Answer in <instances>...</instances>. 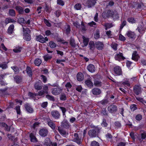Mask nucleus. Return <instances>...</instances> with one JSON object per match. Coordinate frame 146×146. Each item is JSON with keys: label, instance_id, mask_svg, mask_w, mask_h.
Returning a JSON list of instances; mask_svg holds the SVG:
<instances>
[{"label": "nucleus", "instance_id": "1", "mask_svg": "<svg viewBox=\"0 0 146 146\" xmlns=\"http://www.w3.org/2000/svg\"><path fill=\"white\" fill-rule=\"evenodd\" d=\"M100 129L98 127L95 129L90 130L88 132L89 135L91 137H95L98 136V133L100 131Z\"/></svg>", "mask_w": 146, "mask_h": 146}, {"label": "nucleus", "instance_id": "2", "mask_svg": "<svg viewBox=\"0 0 146 146\" xmlns=\"http://www.w3.org/2000/svg\"><path fill=\"white\" fill-rule=\"evenodd\" d=\"M23 29L24 39L27 41H29L31 39V36L29 34L30 33L29 29L26 27H23Z\"/></svg>", "mask_w": 146, "mask_h": 146}, {"label": "nucleus", "instance_id": "3", "mask_svg": "<svg viewBox=\"0 0 146 146\" xmlns=\"http://www.w3.org/2000/svg\"><path fill=\"white\" fill-rule=\"evenodd\" d=\"M96 3V0H87L83 2V4L87 6L88 8L94 6Z\"/></svg>", "mask_w": 146, "mask_h": 146}, {"label": "nucleus", "instance_id": "4", "mask_svg": "<svg viewBox=\"0 0 146 146\" xmlns=\"http://www.w3.org/2000/svg\"><path fill=\"white\" fill-rule=\"evenodd\" d=\"M108 110L110 113H114L117 111V108L116 106L111 104L108 107Z\"/></svg>", "mask_w": 146, "mask_h": 146}, {"label": "nucleus", "instance_id": "5", "mask_svg": "<svg viewBox=\"0 0 146 146\" xmlns=\"http://www.w3.org/2000/svg\"><path fill=\"white\" fill-rule=\"evenodd\" d=\"M82 138L79 137L77 133H75L74 134L73 141L76 142L78 144H80L82 143Z\"/></svg>", "mask_w": 146, "mask_h": 146}, {"label": "nucleus", "instance_id": "6", "mask_svg": "<svg viewBox=\"0 0 146 146\" xmlns=\"http://www.w3.org/2000/svg\"><path fill=\"white\" fill-rule=\"evenodd\" d=\"M36 39L37 41L42 43H44L46 41L48 40V38L47 37H46L44 38L41 35L36 36Z\"/></svg>", "mask_w": 146, "mask_h": 146}, {"label": "nucleus", "instance_id": "7", "mask_svg": "<svg viewBox=\"0 0 146 146\" xmlns=\"http://www.w3.org/2000/svg\"><path fill=\"white\" fill-rule=\"evenodd\" d=\"M115 58L116 60L120 61L125 59V58L123 56L122 53L119 52L115 55Z\"/></svg>", "mask_w": 146, "mask_h": 146}, {"label": "nucleus", "instance_id": "8", "mask_svg": "<svg viewBox=\"0 0 146 146\" xmlns=\"http://www.w3.org/2000/svg\"><path fill=\"white\" fill-rule=\"evenodd\" d=\"M62 90L60 88L57 87L52 90V93L54 95H57L60 94Z\"/></svg>", "mask_w": 146, "mask_h": 146}, {"label": "nucleus", "instance_id": "9", "mask_svg": "<svg viewBox=\"0 0 146 146\" xmlns=\"http://www.w3.org/2000/svg\"><path fill=\"white\" fill-rule=\"evenodd\" d=\"M58 130L60 133L64 137H66V136L68 134V131H65L60 127H58Z\"/></svg>", "mask_w": 146, "mask_h": 146}, {"label": "nucleus", "instance_id": "10", "mask_svg": "<svg viewBox=\"0 0 146 146\" xmlns=\"http://www.w3.org/2000/svg\"><path fill=\"white\" fill-rule=\"evenodd\" d=\"M133 91L137 95H139L141 92V89L139 86L135 85L133 88Z\"/></svg>", "mask_w": 146, "mask_h": 146}, {"label": "nucleus", "instance_id": "11", "mask_svg": "<svg viewBox=\"0 0 146 146\" xmlns=\"http://www.w3.org/2000/svg\"><path fill=\"white\" fill-rule=\"evenodd\" d=\"M51 113L52 117L55 119H58L60 116V113L56 110L52 111Z\"/></svg>", "mask_w": 146, "mask_h": 146}, {"label": "nucleus", "instance_id": "12", "mask_svg": "<svg viewBox=\"0 0 146 146\" xmlns=\"http://www.w3.org/2000/svg\"><path fill=\"white\" fill-rule=\"evenodd\" d=\"M115 73L117 75H120L122 74V71L121 68L119 66L115 67L114 68Z\"/></svg>", "mask_w": 146, "mask_h": 146}, {"label": "nucleus", "instance_id": "13", "mask_svg": "<svg viewBox=\"0 0 146 146\" xmlns=\"http://www.w3.org/2000/svg\"><path fill=\"white\" fill-rule=\"evenodd\" d=\"M95 45L97 48L98 50H101L103 48L104 44L101 42H96L95 43Z\"/></svg>", "mask_w": 146, "mask_h": 146}, {"label": "nucleus", "instance_id": "14", "mask_svg": "<svg viewBox=\"0 0 146 146\" xmlns=\"http://www.w3.org/2000/svg\"><path fill=\"white\" fill-rule=\"evenodd\" d=\"M48 130L46 129H42L39 131V134L42 137H45L48 133Z\"/></svg>", "mask_w": 146, "mask_h": 146}, {"label": "nucleus", "instance_id": "15", "mask_svg": "<svg viewBox=\"0 0 146 146\" xmlns=\"http://www.w3.org/2000/svg\"><path fill=\"white\" fill-rule=\"evenodd\" d=\"M139 58V56L137 52L136 51L134 52L132 54V59L136 61L138 60Z\"/></svg>", "mask_w": 146, "mask_h": 146}, {"label": "nucleus", "instance_id": "16", "mask_svg": "<svg viewBox=\"0 0 146 146\" xmlns=\"http://www.w3.org/2000/svg\"><path fill=\"white\" fill-rule=\"evenodd\" d=\"M126 35L129 38H134L136 37L135 33L131 31H127L126 33Z\"/></svg>", "mask_w": 146, "mask_h": 146}, {"label": "nucleus", "instance_id": "17", "mask_svg": "<svg viewBox=\"0 0 146 146\" xmlns=\"http://www.w3.org/2000/svg\"><path fill=\"white\" fill-rule=\"evenodd\" d=\"M52 142L50 139L48 138H46L44 142V146H51Z\"/></svg>", "mask_w": 146, "mask_h": 146}, {"label": "nucleus", "instance_id": "18", "mask_svg": "<svg viewBox=\"0 0 146 146\" xmlns=\"http://www.w3.org/2000/svg\"><path fill=\"white\" fill-rule=\"evenodd\" d=\"M87 69L89 72H94L95 70L94 66L91 64H90L88 66Z\"/></svg>", "mask_w": 146, "mask_h": 146}, {"label": "nucleus", "instance_id": "19", "mask_svg": "<svg viewBox=\"0 0 146 146\" xmlns=\"http://www.w3.org/2000/svg\"><path fill=\"white\" fill-rule=\"evenodd\" d=\"M77 79L79 81H82L84 79L83 74L81 72L78 73L77 75Z\"/></svg>", "mask_w": 146, "mask_h": 146}, {"label": "nucleus", "instance_id": "20", "mask_svg": "<svg viewBox=\"0 0 146 146\" xmlns=\"http://www.w3.org/2000/svg\"><path fill=\"white\" fill-rule=\"evenodd\" d=\"M92 93L95 95H98L101 93V90L98 88H94L92 90Z\"/></svg>", "mask_w": 146, "mask_h": 146}, {"label": "nucleus", "instance_id": "21", "mask_svg": "<svg viewBox=\"0 0 146 146\" xmlns=\"http://www.w3.org/2000/svg\"><path fill=\"white\" fill-rule=\"evenodd\" d=\"M25 106L26 110L28 112L30 113H31L33 112V109L28 104L25 105Z\"/></svg>", "mask_w": 146, "mask_h": 146}, {"label": "nucleus", "instance_id": "22", "mask_svg": "<svg viewBox=\"0 0 146 146\" xmlns=\"http://www.w3.org/2000/svg\"><path fill=\"white\" fill-rule=\"evenodd\" d=\"M140 33H143L145 31V28L143 25H141L139 26L137 29Z\"/></svg>", "mask_w": 146, "mask_h": 146}, {"label": "nucleus", "instance_id": "23", "mask_svg": "<svg viewBox=\"0 0 146 146\" xmlns=\"http://www.w3.org/2000/svg\"><path fill=\"white\" fill-rule=\"evenodd\" d=\"M0 126L3 127L4 129L7 131H9L10 130L9 126L7 125L5 123H0Z\"/></svg>", "mask_w": 146, "mask_h": 146}, {"label": "nucleus", "instance_id": "24", "mask_svg": "<svg viewBox=\"0 0 146 146\" xmlns=\"http://www.w3.org/2000/svg\"><path fill=\"white\" fill-rule=\"evenodd\" d=\"M15 9L19 14H23L24 13V9L22 7L20 6H16Z\"/></svg>", "mask_w": 146, "mask_h": 146}, {"label": "nucleus", "instance_id": "25", "mask_svg": "<svg viewBox=\"0 0 146 146\" xmlns=\"http://www.w3.org/2000/svg\"><path fill=\"white\" fill-rule=\"evenodd\" d=\"M30 137L32 142L36 143L37 142L36 138L35 137L34 134L31 133L30 135Z\"/></svg>", "mask_w": 146, "mask_h": 146}, {"label": "nucleus", "instance_id": "26", "mask_svg": "<svg viewBox=\"0 0 146 146\" xmlns=\"http://www.w3.org/2000/svg\"><path fill=\"white\" fill-rule=\"evenodd\" d=\"M48 124V125L52 129H54L55 128V125L54 122L52 121L49 120L47 121Z\"/></svg>", "mask_w": 146, "mask_h": 146}, {"label": "nucleus", "instance_id": "27", "mask_svg": "<svg viewBox=\"0 0 146 146\" xmlns=\"http://www.w3.org/2000/svg\"><path fill=\"white\" fill-rule=\"evenodd\" d=\"M141 138L139 137H138V139L139 140L141 141H142V139H143L146 138V131H143L141 133Z\"/></svg>", "mask_w": 146, "mask_h": 146}, {"label": "nucleus", "instance_id": "28", "mask_svg": "<svg viewBox=\"0 0 146 146\" xmlns=\"http://www.w3.org/2000/svg\"><path fill=\"white\" fill-rule=\"evenodd\" d=\"M86 85L88 87L91 88L93 87V82L90 80H86L85 82Z\"/></svg>", "mask_w": 146, "mask_h": 146}, {"label": "nucleus", "instance_id": "29", "mask_svg": "<svg viewBox=\"0 0 146 146\" xmlns=\"http://www.w3.org/2000/svg\"><path fill=\"white\" fill-rule=\"evenodd\" d=\"M42 62V60L40 59L37 58L34 61V63L36 65L39 66L41 63Z\"/></svg>", "mask_w": 146, "mask_h": 146}, {"label": "nucleus", "instance_id": "30", "mask_svg": "<svg viewBox=\"0 0 146 146\" xmlns=\"http://www.w3.org/2000/svg\"><path fill=\"white\" fill-rule=\"evenodd\" d=\"M40 82H38L35 84V88L36 90H39L42 88V87L40 85Z\"/></svg>", "mask_w": 146, "mask_h": 146}, {"label": "nucleus", "instance_id": "31", "mask_svg": "<svg viewBox=\"0 0 146 146\" xmlns=\"http://www.w3.org/2000/svg\"><path fill=\"white\" fill-rule=\"evenodd\" d=\"M102 84L101 82L98 80H95L94 82V84L95 86L99 87L102 86Z\"/></svg>", "mask_w": 146, "mask_h": 146}, {"label": "nucleus", "instance_id": "32", "mask_svg": "<svg viewBox=\"0 0 146 146\" xmlns=\"http://www.w3.org/2000/svg\"><path fill=\"white\" fill-rule=\"evenodd\" d=\"M83 42L84 46H86L88 44L89 40L88 38H87L84 36H82ZM84 47V46H83Z\"/></svg>", "mask_w": 146, "mask_h": 146}, {"label": "nucleus", "instance_id": "33", "mask_svg": "<svg viewBox=\"0 0 146 146\" xmlns=\"http://www.w3.org/2000/svg\"><path fill=\"white\" fill-rule=\"evenodd\" d=\"M49 44L50 47L52 48H55L57 46L56 44L53 41H50Z\"/></svg>", "mask_w": 146, "mask_h": 146}, {"label": "nucleus", "instance_id": "34", "mask_svg": "<svg viewBox=\"0 0 146 146\" xmlns=\"http://www.w3.org/2000/svg\"><path fill=\"white\" fill-rule=\"evenodd\" d=\"M14 27V25L13 24H12L10 25L8 29V31L9 33L11 34L12 33Z\"/></svg>", "mask_w": 146, "mask_h": 146}, {"label": "nucleus", "instance_id": "35", "mask_svg": "<svg viewBox=\"0 0 146 146\" xmlns=\"http://www.w3.org/2000/svg\"><path fill=\"white\" fill-rule=\"evenodd\" d=\"M90 48V49L93 50H94V42L92 41H91L89 42Z\"/></svg>", "mask_w": 146, "mask_h": 146}, {"label": "nucleus", "instance_id": "36", "mask_svg": "<svg viewBox=\"0 0 146 146\" xmlns=\"http://www.w3.org/2000/svg\"><path fill=\"white\" fill-rule=\"evenodd\" d=\"M94 38L97 39L99 38L100 37V31L99 30H97L96 31L94 35Z\"/></svg>", "mask_w": 146, "mask_h": 146}, {"label": "nucleus", "instance_id": "37", "mask_svg": "<svg viewBox=\"0 0 146 146\" xmlns=\"http://www.w3.org/2000/svg\"><path fill=\"white\" fill-rule=\"evenodd\" d=\"M79 29L83 32H84L86 31L85 27L84 25V24L83 23H82L81 25L80 26Z\"/></svg>", "mask_w": 146, "mask_h": 146}, {"label": "nucleus", "instance_id": "38", "mask_svg": "<svg viewBox=\"0 0 146 146\" xmlns=\"http://www.w3.org/2000/svg\"><path fill=\"white\" fill-rule=\"evenodd\" d=\"M59 108L62 111L63 116H65L66 117L65 113L66 111V108L61 106L59 107Z\"/></svg>", "mask_w": 146, "mask_h": 146}, {"label": "nucleus", "instance_id": "39", "mask_svg": "<svg viewBox=\"0 0 146 146\" xmlns=\"http://www.w3.org/2000/svg\"><path fill=\"white\" fill-rule=\"evenodd\" d=\"M21 48L19 47H15L13 50L14 52L16 53L19 52H21Z\"/></svg>", "mask_w": 146, "mask_h": 146}, {"label": "nucleus", "instance_id": "40", "mask_svg": "<svg viewBox=\"0 0 146 146\" xmlns=\"http://www.w3.org/2000/svg\"><path fill=\"white\" fill-rule=\"evenodd\" d=\"M63 126L64 127L66 128H68L70 126L69 123L67 121H63Z\"/></svg>", "mask_w": 146, "mask_h": 146}, {"label": "nucleus", "instance_id": "41", "mask_svg": "<svg viewBox=\"0 0 146 146\" xmlns=\"http://www.w3.org/2000/svg\"><path fill=\"white\" fill-rule=\"evenodd\" d=\"M127 21L130 23H133L136 22V20L133 17L129 18L127 19Z\"/></svg>", "mask_w": 146, "mask_h": 146}, {"label": "nucleus", "instance_id": "42", "mask_svg": "<svg viewBox=\"0 0 146 146\" xmlns=\"http://www.w3.org/2000/svg\"><path fill=\"white\" fill-rule=\"evenodd\" d=\"M104 26L105 27V29L107 30L108 29H109L113 27V25L111 23H106Z\"/></svg>", "mask_w": 146, "mask_h": 146}, {"label": "nucleus", "instance_id": "43", "mask_svg": "<svg viewBox=\"0 0 146 146\" xmlns=\"http://www.w3.org/2000/svg\"><path fill=\"white\" fill-rule=\"evenodd\" d=\"M99 143L96 141H92L91 143V146H99Z\"/></svg>", "mask_w": 146, "mask_h": 146}, {"label": "nucleus", "instance_id": "44", "mask_svg": "<svg viewBox=\"0 0 146 146\" xmlns=\"http://www.w3.org/2000/svg\"><path fill=\"white\" fill-rule=\"evenodd\" d=\"M27 72L29 76L32 75V72L31 70L30 67H27Z\"/></svg>", "mask_w": 146, "mask_h": 146}, {"label": "nucleus", "instance_id": "45", "mask_svg": "<svg viewBox=\"0 0 146 146\" xmlns=\"http://www.w3.org/2000/svg\"><path fill=\"white\" fill-rule=\"evenodd\" d=\"M65 29V31H66V33L68 34L70 33V27L69 25H67Z\"/></svg>", "mask_w": 146, "mask_h": 146}, {"label": "nucleus", "instance_id": "46", "mask_svg": "<svg viewBox=\"0 0 146 146\" xmlns=\"http://www.w3.org/2000/svg\"><path fill=\"white\" fill-rule=\"evenodd\" d=\"M9 13L10 15L13 16H15V11L13 9H10L9 11Z\"/></svg>", "mask_w": 146, "mask_h": 146}, {"label": "nucleus", "instance_id": "47", "mask_svg": "<svg viewBox=\"0 0 146 146\" xmlns=\"http://www.w3.org/2000/svg\"><path fill=\"white\" fill-rule=\"evenodd\" d=\"M46 98L49 100L54 101V97L51 96L49 95H47L46 96Z\"/></svg>", "mask_w": 146, "mask_h": 146}, {"label": "nucleus", "instance_id": "48", "mask_svg": "<svg viewBox=\"0 0 146 146\" xmlns=\"http://www.w3.org/2000/svg\"><path fill=\"white\" fill-rule=\"evenodd\" d=\"M107 12L108 15L109 17H111L113 16L114 14V13L111 10H108Z\"/></svg>", "mask_w": 146, "mask_h": 146}, {"label": "nucleus", "instance_id": "49", "mask_svg": "<svg viewBox=\"0 0 146 146\" xmlns=\"http://www.w3.org/2000/svg\"><path fill=\"white\" fill-rule=\"evenodd\" d=\"M81 4L80 3H78L76 4L74 6V8L76 10H80L81 8Z\"/></svg>", "mask_w": 146, "mask_h": 146}, {"label": "nucleus", "instance_id": "50", "mask_svg": "<svg viewBox=\"0 0 146 146\" xmlns=\"http://www.w3.org/2000/svg\"><path fill=\"white\" fill-rule=\"evenodd\" d=\"M52 57V56L51 55H49L47 54L44 56V58L45 60L47 61L48 60L50 59Z\"/></svg>", "mask_w": 146, "mask_h": 146}, {"label": "nucleus", "instance_id": "51", "mask_svg": "<svg viewBox=\"0 0 146 146\" xmlns=\"http://www.w3.org/2000/svg\"><path fill=\"white\" fill-rule=\"evenodd\" d=\"M142 115L141 114H139L136 116L135 119L137 121H140L142 119Z\"/></svg>", "mask_w": 146, "mask_h": 146}, {"label": "nucleus", "instance_id": "52", "mask_svg": "<svg viewBox=\"0 0 146 146\" xmlns=\"http://www.w3.org/2000/svg\"><path fill=\"white\" fill-rule=\"evenodd\" d=\"M70 44L73 47L75 46L76 44L74 43V40L73 39H71L70 41Z\"/></svg>", "mask_w": 146, "mask_h": 146}, {"label": "nucleus", "instance_id": "53", "mask_svg": "<svg viewBox=\"0 0 146 146\" xmlns=\"http://www.w3.org/2000/svg\"><path fill=\"white\" fill-rule=\"evenodd\" d=\"M65 60L64 59H62V60H58L57 59L56 60V62L58 64H61L62 66H64V64L62 63V62H65Z\"/></svg>", "mask_w": 146, "mask_h": 146}, {"label": "nucleus", "instance_id": "54", "mask_svg": "<svg viewBox=\"0 0 146 146\" xmlns=\"http://www.w3.org/2000/svg\"><path fill=\"white\" fill-rule=\"evenodd\" d=\"M18 21L20 23H26L24 19L23 18H19L18 19Z\"/></svg>", "mask_w": 146, "mask_h": 146}, {"label": "nucleus", "instance_id": "55", "mask_svg": "<svg viewBox=\"0 0 146 146\" xmlns=\"http://www.w3.org/2000/svg\"><path fill=\"white\" fill-rule=\"evenodd\" d=\"M117 44L115 43H112L111 44V47L114 50L117 49Z\"/></svg>", "mask_w": 146, "mask_h": 146}, {"label": "nucleus", "instance_id": "56", "mask_svg": "<svg viewBox=\"0 0 146 146\" xmlns=\"http://www.w3.org/2000/svg\"><path fill=\"white\" fill-rule=\"evenodd\" d=\"M11 68L15 73H17L19 72V70L17 67L15 66H13L11 67Z\"/></svg>", "mask_w": 146, "mask_h": 146}, {"label": "nucleus", "instance_id": "57", "mask_svg": "<svg viewBox=\"0 0 146 146\" xmlns=\"http://www.w3.org/2000/svg\"><path fill=\"white\" fill-rule=\"evenodd\" d=\"M106 137L108 141H111V139L112 137V136L110 134L108 133L106 135Z\"/></svg>", "mask_w": 146, "mask_h": 146}, {"label": "nucleus", "instance_id": "58", "mask_svg": "<svg viewBox=\"0 0 146 146\" xmlns=\"http://www.w3.org/2000/svg\"><path fill=\"white\" fill-rule=\"evenodd\" d=\"M119 39L121 41H124L125 40V38L121 34H120L119 36Z\"/></svg>", "mask_w": 146, "mask_h": 146}, {"label": "nucleus", "instance_id": "59", "mask_svg": "<svg viewBox=\"0 0 146 146\" xmlns=\"http://www.w3.org/2000/svg\"><path fill=\"white\" fill-rule=\"evenodd\" d=\"M108 13L107 11H105L104 12L102 15V17L104 18H106L107 17H108Z\"/></svg>", "mask_w": 146, "mask_h": 146}, {"label": "nucleus", "instance_id": "60", "mask_svg": "<svg viewBox=\"0 0 146 146\" xmlns=\"http://www.w3.org/2000/svg\"><path fill=\"white\" fill-rule=\"evenodd\" d=\"M15 110L17 113L18 114H20V107L19 106H17L15 108Z\"/></svg>", "mask_w": 146, "mask_h": 146}, {"label": "nucleus", "instance_id": "61", "mask_svg": "<svg viewBox=\"0 0 146 146\" xmlns=\"http://www.w3.org/2000/svg\"><path fill=\"white\" fill-rule=\"evenodd\" d=\"M104 127H106L107 125V123L106 122V119H103L102 121V122L101 124Z\"/></svg>", "mask_w": 146, "mask_h": 146}, {"label": "nucleus", "instance_id": "62", "mask_svg": "<svg viewBox=\"0 0 146 146\" xmlns=\"http://www.w3.org/2000/svg\"><path fill=\"white\" fill-rule=\"evenodd\" d=\"M66 99V97L65 95L64 94H61L60 97V99L62 100H64Z\"/></svg>", "mask_w": 146, "mask_h": 146}, {"label": "nucleus", "instance_id": "63", "mask_svg": "<svg viewBox=\"0 0 146 146\" xmlns=\"http://www.w3.org/2000/svg\"><path fill=\"white\" fill-rule=\"evenodd\" d=\"M14 79L17 83H19L21 82V79L18 76H15L14 77Z\"/></svg>", "mask_w": 146, "mask_h": 146}, {"label": "nucleus", "instance_id": "64", "mask_svg": "<svg viewBox=\"0 0 146 146\" xmlns=\"http://www.w3.org/2000/svg\"><path fill=\"white\" fill-rule=\"evenodd\" d=\"M57 3L58 4L62 6H63L64 5V2L62 0H57Z\"/></svg>", "mask_w": 146, "mask_h": 146}]
</instances>
